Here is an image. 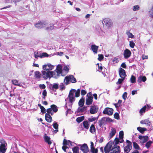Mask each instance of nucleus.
Wrapping results in <instances>:
<instances>
[{
  "instance_id": "e2e57ef3",
  "label": "nucleus",
  "mask_w": 153,
  "mask_h": 153,
  "mask_svg": "<svg viewBox=\"0 0 153 153\" xmlns=\"http://www.w3.org/2000/svg\"><path fill=\"white\" fill-rule=\"evenodd\" d=\"M149 14L150 15V16L152 17H153V5L152 6V8L151 9V10L149 12Z\"/></svg>"
},
{
  "instance_id": "603ef678",
  "label": "nucleus",
  "mask_w": 153,
  "mask_h": 153,
  "mask_svg": "<svg viewBox=\"0 0 153 153\" xmlns=\"http://www.w3.org/2000/svg\"><path fill=\"white\" fill-rule=\"evenodd\" d=\"M114 116L115 118L117 120L119 119V115L118 113H115L114 114Z\"/></svg>"
},
{
  "instance_id": "c03bdc74",
  "label": "nucleus",
  "mask_w": 153,
  "mask_h": 153,
  "mask_svg": "<svg viewBox=\"0 0 153 153\" xmlns=\"http://www.w3.org/2000/svg\"><path fill=\"white\" fill-rule=\"evenodd\" d=\"M130 80L131 82L132 83H135L136 82L135 77L133 75H132L130 79Z\"/></svg>"
},
{
  "instance_id": "774afa93",
  "label": "nucleus",
  "mask_w": 153,
  "mask_h": 153,
  "mask_svg": "<svg viewBox=\"0 0 153 153\" xmlns=\"http://www.w3.org/2000/svg\"><path fill=\"white\" fill-rule=\"evenodd\" d=\"M81 94L82 95H84L86 94V91L84 90H82L81 91Z\"/></svg>"
},
{
  "instance_id": "9b49d317",
  "label": "nucleus",
  "mask_w": 153,
  "mask_h": 153,
  "mask_svg": "<svg viewBox=\"0 0 153 153\" xmlns=\"http://www.w3.org/2000/svg\"><path fill=\"white\" fill-rule=\"evenodd\" d=\"M113 109L110 108H105L103 111V113L105 114L111 115L113 114Z\"/></svg>"
},
{
  "instance_id": "f03ea898",
  "label": "nucleus",
  "mask_w": 153,
  "mask_h": 153,
  "mask_svg": "<svg viewBox=\"0 0 153 153\" xmlns=\"http://www.w3.org/2000/svg\"><path fill=\"white\" fill-rule=\"evenodd\" d=\"M62 66L61 65H58L56 67V70L54 71H51V78H58L60 76V74H61L62 76H63L62 74Z\"/></svg>"
},
{
  "instance_id": "4c0bfd02",
  "label": "nucleus",
  "mask_w": 153,
  "mask_h": 153,
  "mask_svg": "<svg viewBox=\"0 0 153 153\" xmlns=\"http://www.w3.org/2000/svg\"><path fill=\"white\" fill-rule=\"evenodd\" d=\"M146 108V107L145 106L142 108L140 110L139 112L141 115L145 113Z\"/></svg>"
},
{
  "instance_id": "bb28decb",
  "label": "nucleus",
  "mask_w": 153,
  "mask_h": 153,
  "mask_svg": "<svg viewBox=\"0 0 153 153\" xmlns=\"http://www.w3.org/2000/svg\"><path fill=\"white\" fill-rule=\"evenodd\" d=\"M12 82L13 84L15 85L19 86L20 87L22 86V84L20 83L19 81L16 79H13L12 80Z\"/></svg>"
},
{
  "instance_id": "2f4dec72",
  "label": "nucleus",
  "mask_w": 153,
  "mask_h": 153,
  "mask_svg": "<svg viewBox=\"0 0 153 153\" xmlns=\"http://www.w3.org/2000/svg\"><path fill=\"white\" fill-rule=\"evenodd\" d=\"M90 132L93 134H94L96 132V128L94 125L92 124L90 128Z\"/></svg>"
},
{
  "instance_id": "f704fd0d",
  "label": "nucleus",
  "mask_w": 153,
  "mask_h": 153,
  "mask_svg": "<svg viewBox=\"0 0 153 153\" xmlns=\"http://www.w3.org/2000/svg\"><path fill=\"white\" fill-rule=\"evenodd\" d=\"M153 143V141H149L147 142L145 144V147L148 149H149Z\"/></svg>"
},
{
  "instance_id": "4468645a",
  "label": "nucleus",
  "mask_w": 153,
  "mask_h": 153,
  "mask_svg": "<svg viewBox=\"0 0 153 153\" xmlns=\"http://www.w3.org/2000/svg\"><path fill=\"white\" fill-rule=\"evenodd\" d=\"M131 54V51L128 49H126L124 51V57L126 59L128 58Z\"/></svg>"
},
{
  "instance_id": "e433bc0d",
  "label": "nucleus",
  "mask_w": 153,
  "mask_h": 153,
  "mask_svg": "<svg viewBox=\"0 0 153 153\" xmlns=\"http://www.w3.org/2000/svg\"><path fill=\"white\" fill-rule=\"evenodd\" d=\"M97 118L96 117H91L88 118V120L90 122H93L96 120H97Z\"/></svg>"
},
{
  "instance_id": "4d7b16f0",
  "label": "nucleus",
  "mask_w": 153,
  "mask_h": 153,
  "mask_svg": "<svg viewBox=\"0 0 153 153\" xmlns=\"http://www.w3.org/2000/svg\"><path fill=\"white\" fill-rule=\"evenodd\" d=\"M127 93L126 92H125L122 96L123 98L125 100L127 98Z\"/></svg>"
},
{
  "instance_id": "4be33fe9",
  "label": "nucleus",
  "mask_w": 153,
  "mask_h": 153,
  "mask_svg": "<svg viewBox=\"0 0 153 153\" xmlns=\"http://www.w3.org/2000/svg\"><path fill=\"white\" fill-rule=\"evenodd\" d=\"M111 131L109 133V137L110 139L113 137L116 133V129L114 128H112L111 129Z\"/></svg>"
},
{
  "instance_id": "ea45409f",
  "label": "nucleus",
  "mask_w": 153,
  "mask_h": 153,
  "mask_svg": "<svg viewBox=\"0 0 153 153\" xmlns=\"http://www.w3.org/2000/svg\"><path fill=\"white\" fill-rule=\"evenodd\" d=\"M71 143V141L70 140H67L65 139H64L63 141V145H69Z\"/></svg>"
},
{
  "instance_id": "dca6fc26",
  "label": "nucleus",
  "mask_w": 153,
  "mask_h": 153,
  "mask_svg": "<svg viewBox=\"0 0 153 153\" xmlns=\"http://www.w3.org/2000/svg\"><path fill=\"white\" fill-rule=\"evenodd\" d=\"M47 25L45 27V28L47 30H52L54 28V27H56V26L55 24H48L47 23Z\"/></svg>"
},
{
  "instance_id": "c9c22d12",
  "label": "nucleus",
  "mask_w": 153,
  "mask_h": 153,
  "mask_svg": "<svg viewBox=\"0 0 153 153\" xmlns=\"http://www.w3.org/2000/svg\"><path fill=\"white\" fill-rule=\"evenodd\" d=\"M84 116L80 117L77 118L76 120V122L78 123H80L84 120Z\"/></svg>"
},
{
  "instance_id": "f3484780",
  "label": "nucleus",
  "mask_w": 153,
  "mask_h": 153,
  "mask_svg": "<svg viewBox=\"0 0 153 153\" xmlns=\"http://www.w3.org/2000/svg\"><path fill=\"white\" fill-rule=\"evenodd\" d=\"M120 147L119 146L117 145H114L112 148L113 150V153H120Z\"/></svg>"
},
{
  "instance_id": "49530a36",
  "label": "nucleus",
  "mask_w": 153,
  "mask_h": 153,
  "mask_svg": "<svg viewBox=\"0 0 153 153\" xmlns=\"http://www.w3.org/2000/svg\"><path fill=\"white\" fill-rule=\"evenodd\" d=\"M34 55L35 58L38 59V57H41V55L38 52H35L34 53Z\"/></svg>"
},
{
  "instance_id": "37998d69",
  "label": "nucleus",
  "mask_w": 153,
  "mask_h": 153,
  "mask_svg": "<svg viewBox=\"0 0 153 153\" xmlns=\"http://www.w3.org/2000/svg\"><path fill=\"white\" fill-rule=\"evenodd\" d=\"M134 148L136 149H139L140 147L137 144L134 142H133Z\"/></svg>"
},
{
  "instance_id": "864d4df0",
  "label": "nucleus",
  "mask_w": 153,
  "mask_h": 153,
  "mask_svg": "<svg viewBox=\"0 0 153 153\" xmlns=\"http://www.w3.org/2000/svg\"><path fill=\"white\" fill-rule=\"evenodd\" d=\"M139 8H140V7L138 5H135L134 6V8L133 9V10L134 11L138 10H139Z\"/></svg>"
},
{
  "instance_id": "052dcab7",
  "label": "nucleus",
  "mask_w": 153,
  "mask_h": 153,
  "mask_svg": "<svg viewBox=\"0 0 153 153\" xmlns=\"http://www.w3.org/2000/svg\"><path fill=\"white\" fill-rule=\"evenodd\" d=\"M98 56V59L99 61H101L103 58V56L102 55L99 54Z\"/></svg>"
},
{
  "instance_id": "1a4fd4ad",
  "label": "nucleus",
  "mask_w": 153,
  "mask_h": 153,
  "mask_svg": "<svg viewBox=\"0 0 153 153\" xmlns=\"http://www.w3.org/2000/svg\"><path fill=\"white\" fill-rule=\"evenodd\" d=\"M54 66L50 63H48L42 66V68L43 70L45 71H50L53 69Z\"/></svg>"
},
{
  "instance_id": "cd10ccee",
  "label": "nucleus",
  "mask_w": 153,
  "mask_h": 153,
  "mask_svg": "<svg viewBox=\"0 0 153 153\" xmlns=\"http://www.w3.org/2000/svg\"><path fill=\"white\" fill-rule=\"evenodd\" d=\"M49 87L51 89H57L58 88V85L57 83H54L53 85L50 84L49 85Z\"/></svg>"
},
{
  "instance_id": "13d9d810",
  "label": "nucleus",
  "mask_w": 153,
  "mask_h": 153,
  "mask_svg": "<svg viewBox=\"0 0 153 153\" xmlns=\"http://www.w3.org/2000/svg\"><path fill=\"white\" fill-rule=\"evenodd\" d=\"M119 142V139L118 138H116L114 140V143H115V144L117 145L118 144Z\"/></svg>"
},
{
  "instance_id": "6e6552de",
  "label": "nucleus",
  "mask_w": 153,
  "mask_h": 153,
  "mask_svg": "<svg viewBox=\"0 0 153 153\" xmlns=\"http://www.w3.org/2000/svg\"><path fill=\"white\" fill-rule=\"evenodd\" d=\"M102 23L104 26L108 28L111 25V22L110 19L108 18H105L103 20Z\"/></svg>"
},
{
  "instance_id": "473e14b6",
  "label": "nucleus",
  "mask_w": 153,
  "mask_h": 153,
  "mask_svg": "<svg viewBox=\"0 0 153 153\" xmlns=\"http://www.w3.org/2000/svg\"><path fill=\"white\" fill-rule=\"evenodd\" d=\"M137 130L141 133L143 134L145 131L146 130V128H142L140 127H138L137 128Z\"/></svg>"
},
{
  "instance_id": "39448f33",
  "label": "nucleus",
  "mask_w": 153,
  "mask_h": 153,
  "mask_svg": "<svg viewBox=\"0 0 153 153\" xmlns=\"http://www.w3.org/2000/svg\"><path fill=\"white\" fill-rule=\"evenodd\" d=\"M93 97L91 93H88L87 95V97L86 98V104L87 105H90L93 102Z\"/></svg>"
},
{
  "instance_id": "c85d7f7f",
  "label": "nucleus",
  "mask_w": 153,
  "mask_h": 153,
  "mask_svg": "<svg viewBox=\"0 0 153 153\" xmlns=\"http://www.w3.org/2000/svg\"><path fill=\"white\" fill-rule=\"evenodd\" d=\"M87 110V107H79L76 111L77 112H83L86 111Z\"/></svg>"
},
{
  "instance_id": "412c9836",
  "label": "nucleus",
  "mask_w": 153,
  "mask_h": 153,
  "mask_svg": "<svg viewBox=\"0 0 153 153\" xmlns=\"http://www.w3.org/2000/svg\"><path fill=\"white\" fill-rule=\"evenodd\" d=\"M6 150L5 144H1L0 146V153H4Z\"/></svg>"
},
{
  "instance_id": "0eeeda50",
  "label": "nucleus",
  "mask_w": 153,
  "mask_h": 153,
  "mask_svg": "<svg viewBox=\"0 0 153 153\" xmlns=\"http://www.w3.org/2000/svg\"><path fill=\"white\" fill-rule=\"evenodd\" d=\"M47 25V22L45 21L38 22L34 25L35 26L38 28H45Z\"/></svg>"
},
{
  "instance_id": "79ce46f5",
  "label": "nucleus",
  "mask_w": 153,
  "mask_h": 153,
  "mask_svg": "<svg viewBox=\"0 0 153 153\" xmlns=\"http://www.w3.org/2000/svg\"><path fill=\"white\" fill-rule=\"evenodd\" d=\"M46 111L47 112V114H48L51 115H53V114L54 112L53 111L51 108L47 109Z\"/></svg>"
},
{
  "instance_id": "a878e982",
  "label": "nucleus",
  "mask_w": 153,
  "mask_h": 153,
  "mask_svg": "<svg viewBox=\"0 0 153 153\" xmlns=\"http://www.w3.org/2000/svg\"><path fill=\"white\" fill-rule=\"evenodd\" d=\"M73 92L75 93L74 94H75V97H78L80 95V90L79 89H78L77 90L75 89H72L71 90Z\"/></svg>"
},
{
  "instance_id": "09e8293b",
  "label": "nucleus",
  "mask_w": 153,
  "mask_h": 153,
  "mask_svg": "<svg viewBox=\"0 0 153 153\" xmlns=\"http://www.w3.org/2000/svg\"><path fill=\"white\" fill-rule=\"evenodd\" d=\"M129 45L131 48H134L135 45V44L133 41H131L129 42Z\"/></svg>"
},
{
  "instance_id": "6e6d98bb",
  "label": "nucleus",
  "mask_w": 153,
  "mask_h": 153,
  "mask_svg": "<svg viewBox=\"0 0 153 153\" xmlns=\"http://www.w3.org/2000/svg\"><path fill=\"white\" fill-rule=\"evenodd\" d=\"M123 131H120L119 132V137H123Z\"/></svg>"
},
{
  "instance_id": "2eb2a0df",
  "label": "nucleus",
  "mask_w": 153,
  "mask_h": 153,
  "mask_svg": "<svg viewBox=\"0 0 153 153\" xmlns=\"http://www.w3.org/2000/svg\"><path fill=\"white\" fill-rule=\"evenodd\" d=\"M139 139L140 140L141 143H144L147 142L149 140V137L147 136H142L139 135Z\"/></svg>"
},
{
  "instance_id": "c756f323",
  "label": "nucleus",
  "mask_w": 153,
  "mask_h": 153,
  "mask_svg": "<svg viewBox=\"0 0 153 153\" xmlns=\"http://www.w3.org/2000/svg\"><path fill=\"white\" fill-rule=\"evenodd\" d=\"M83 124L84 128L86 129L87 130L89 128V124L88 121H84L83 122Z\"/></svg>"
},
{
  "instance_id": "680f3d73",
  "label": "nucleus",
  "mask_w": 153,
  "mask_h": 153,
  "mask_svg": "<svg viewBox=\"0 0 153 153\" xmlns=\"http://www.w3.org/2000/svg\"><path fill=\"white\" fill-rule=\"evenodd\" d=\"M59 87L60 89L62 90L64 89L65 88V86L64 85L63 83L62 82L60 84Z\"/></svg>"
},
{
  "instance_id": "69168bd1",
  "label": "nucleus",
  "mask_w": 153,
  "mask_h": 153,
  "mask_svg": "<svg viewBox=\"0 0 153 153\" xmlns=\"http://www.w3.org/2000/svg\"><path fill=\"white\" fill-rule=\"evenodd\" d=\"M39 87L41 89H44L45 88L46 86L44 84H40L39 85Z\"/></svg>"
},
{
  "instance_id": "5fc2aeb1",
  "label": "nucleus",
  "mask_w": 153,
  "mask_h": 153,
  "mask_svg": "<svg viewBox=\"0 0 153 153\" xmlns=\"http://www.w3.org/2000/svg\"><path fill=\"white\" fill-rule=\"evenodd\" d=\"M53 128L56 129H58V125L56 123H54L53 124Z\"/></svg>"
},
{
  "instance_id": "a211bd4d",
  "label": "nucleus",
  "mask_w": 153,
  "mask_h": 153,
  "mask_svg": "<svg viewBox=\"0 0 153 153\" xmlns=\"http://www.w3.org/2000/svg\"><path fill=\"white\" fill-rule=\"evenodd\" d=\"M104 152L105 153H108L112 150L111 146L108 143L104 148Z\"/></svg>"
},
{
  "instance_id": "f257e3e1",
  "label": "nucleus",
  "mask_w": 153,
  "mask_h": 153,
  "mask_svg": "<svg viewBox=\"0 0 153 153\" xmlns=\"http://www.w3.org/2000/svg\"><path fill=\"white\" fill-rule=\"evenodd\" d=\"M74 93H75L70 90L67 98L65 99V101L66 102L65 107L68 109L67 111H66L67 113H68V111L71 109L70 108H68L67 105H68L70 108H71L73 103L75 100V97H76Z\"/></svg>"
},
{
  "instance_id": "de8ad7c7",
  "label": "nucleus",
  "mask_w": 153,
  "mask_h": 153,
  "mask_svg": "<svg viewBox=\"0 0 153 153\" xmlns=\"http://www.w3.org/2000/svg\"><path fill=\"white\" fill-rule=\"evenodd\" d=\"M125 79L123 78H121V79H119L118 80V81L116 82L117 85H119L121 84L122 82L124 81Z\"/></svg>"
},
{
  "instance_id": "0e129e2a",
  "label": "nucleus",
  "mask_w": 153,
  "mask_h": 153,
  "mask_svg": "<svg viewBox=\"0 0 153 153\" xmlns=\"http://www.w3.org/2000/svg\"><path fill=\"white\" fill-rule=\"evenodd\" d=\"M49 55L46 53H43L41 55V57H48Z\"/></svg>"
},
{
  "instance_id": "aec40b11",
  "label": "nucleus",
  "mask_w": 153,
  "mask_h": 153,
  "mask_svg": "<svg viewBox=\"0 0 153 153\" xmlns=\"http://www.w3.org/2000/svg\"><path fill=\"white\" fill-rule=\"evenodd\" d=\"M146 80V76L140 75L138 77L137 80L138 83H140L141 82H145Z\"/></svg>"
},
{
  "instance_id": "a18cd8bd",
  "label": "nucleus",
  "mask_w": 153,
  "mask_h": 153,
  "mask_svg": "<svg viewBox=\"0 0 153 153\" xmlns=\"http://www.w3.org/2000/svg\"><path fill=\"white\" fill-rule=\"evenodd\" d=\"M47 93L46 90L45 89L42 92V94L43 95L42 98L44 100L45 99V98L47 96Z\"/></svg>"
},
{
  "instance_id": "3c124183",
  "label": "nucleus",
  "mask_w": 153,
  "mask_h": 153,
  "mask_svg": "<svg viewBox=\"0 0 153 153\" xmlns=\"http://www.w3.org/2000/svg\"><path fill=\"white\" fill-rule=\"evenodd\" d=\"M91 151L92 153H97L98 150L97 149H95L94 148L91 149Z\"/></svg>"
},
{
  "instance_id": "5701e85b",
  "label": "nucleus",
  "mask_w": 153,
  "mask_h": 153,
  "mask_svg": "<svg viewBox=\"0 0 153 153\" xmlns=\"http://www.w3.org/2000/svg\"><path fill=\"white\" fill-rule=\"evenodd\" d=\"M44 138L45 140V141L48 143L50 145L52 143L50 141V137L47 136L46 134H45L44 136Z\"/></svg>"
},
{
  "instance_id": "20e7f679",
  "label": "nucleus",
  "mask_w": 153,
  "mask_h": 153,
  "mask_svg": "<svg viewBox=\"0 0 153 153\" xmlns=\"http://www.w3.org/2000/svg\"><path fill=\"white\" fill-rule=\"evenodd\" d=\"M126 145L124 148L125 153H128L132 149V144L131 142L128 140H126Z\"/></svg>"
},
{
  "instance_id": "393cba45",
  "label": "nucleus",
  "mask_w": 153,
  "mask_h": 153,
  "mask_svg": "<svg viewBox=\"0 0 153 153\" xmlns=\"http://www.w3.org/2000/svg\"><path fill=\"white\" fill-rule=\"evenodd\" d=\"M45 118L46 121L50 123L52 121V117L50 114H45Z\"/></svg>"
},
{
  "instance_id": "72a5a7b5",
  "label": "nucleus",
  "mask_w": 153,
  "mask_h": 153,
  "mask_svg": "<svg viewBox=\"0 0 153 153\" xmlns=\"http://www.w3.org/2000/svg\"><path fill=\"white\" fill-rule=\"evenodd\" d=\"M73 153H79V149L77 146H75L72 148Z\"/></svg>"
},
{
  "instance_id": "338daca9",
  "label": "nucleus",
  "mask_w": 153,
  "mask_h": 153,
  "mask_svg": "<svg viewBox=\"0 0 153 153\" xmlns=\"http://www.w3.org/2000/svg\"><path fill=\"white\" fill-rule=\"evenodd\" d=\"M41 110V112L42 113H45V109L43 107V106H42L41 108H40Z\"/></svg>"
},
{
  "instance_id": "7c9ffc66",
  "label": "nucleus",
  "mask_w": 153,
  "mask_h": 153,
  "mask_svg": "<svg viewBox=\"0 0 153 153\" xmlns=\"http://www.w3.org/2000/svg\"><path fill=\"white\" fill-rule=\"evenodd\" d=\"M51 108L54 113H56L58 111L57 106L55 105H51Z\"/></svg>"
},
{
  "instance_id": "a19ab883",
  "label": "nucleus",
  "mask_w": 153,
  "mask_h": 153,
  "mask_svg": "<svg viewBox=\"0 0 153 153\" xmlns=\"http://www.w3.org/2000/svg\"><path fill=\"white\" fill-rule=\"evenodd\" d=\"M35 77L38 78L39 79L41 77V74L38 71H36L35 72Z\"/></svg>"
},
{
  "instance_id": "f8f14e48",
  "label": "nucleus",
  "mask_w": 153,
  "mask_h": 153,
  "mask_svg": "<svg viewBox=\"0 0 153 153\" xmlns=\"http://www.w3.org/2000/svg\"><path fill=\"white\" fill-rule=\"evenodd\" d=\"M98 107L96 105H91L90 109V112L92 114L96 113L98 111Z\"/></svg>"
},
{
  "instance_id": "ddd939ff",
  "label": "nucleus",
  "mask_w": 153,
  "mask_h": 153,
  "mask_svg": "<svg viewBox=\"0 0 153 153\" xmlns=\"http://www.w3.org/2000/svg\"><path fill=\"white\" fill-rule=\"evenodd\" d=\"M119 74L121 78L125 79L126 77L125 71L121 68H120L119 69Z\"/></svg>"
},
{
  "instance_id": "bf43d9fd",
  "label": "nucleus",
  "mask_w": 153,
  "mask_h": 153,
  "mask_svg": "<svg viewBox=\"0 0 153 153\" xmlns=\"http://www.w3.org/2000/svg\"><path fill=\"white\" fill-rule=\"evenodd\" d=\"M63 70L65 71L66 72V73H67L69 71V68L68 67L66 66H64L63 69Z\"/></svg>"
},
{
  "instance_id": "9d476101",
  "label": "nucleus",
  "mask_w": 153,
  "mask_h": 153,
  "mask_svg": "<svg viewBox=\"0 0 153 153\" xmlns=\"http://www.w3.org/2000/svg\"><path fill=\"white\" fill-rule=\"evenodd\" d=\"M78 146H80V149L83 153H87L88 152V148L87 144L84 143L82 145H78Z\"/></svg>"
},
{
  "instance_id": "423d86ee",
  "label": "nucleus",
  "mask_w": 153,
  "mask_h": 153,
  "mask_svg": "<svg viewBox=\"0 0 153 153\" xmlns=\"http://www.w3.org/2000/svg\"><path fill=\"white\" fill-rule=\"evenodd\" d=\"M41 75L45 79L51 78V72L50 71H42Z\"/></svg>"
},
{
  "instance_id": "b1692460",
  "label": "nucleus",
  "mask_w": 153,
  "mask_h": 153,
  "mask_svg": "<svg viewBox=\"0 0 153 153\" xmlns=\"http://www.w3.org/2000/svg\"><path fill=\"white\" fill-rule=\"evenodd\" d=\"M85 102V97H82L78 102V105L80 107H82L84 105Z\"/></svg>"
},
{
  "instance_id": "58836bf2",
  "label": "nucleus",
  "mask_w": 153,
  "mask_h": 153,
  "mask_svg": "<svg viewBox=\"0 0 153 153\" xmlns=\"http://www.w3.org/2000/svg\"><path fill=\"white\" fill-rule=\"evenodd\" d=\"M126 34L127 35L128 38H133L134 37V36L128 30L126 31Z\"/></svg>"
},
{
  "instance_id": "7ed1b4c3",
  "label": "nucleus",
  "mask_w": 153,
  "mask_h": 153,
  "mask_svg": "<svg viewBox=\"0 0 153 153\" xmlns=\"http://www.w3.org/2000/svg\"><path fill=\"white\" fill-rule=\"evenodd\" d=\"M70 82L73 83H75L76 82V79L72 75L66 76L64 79V82L65 85L69 84Z\"/></svg>"
},
{
  "instance_id": "6ab92c4d",
  "label": "nucleus",
  "mask_w": 153,
  "mask_h": 153,
  "mask_svg": "<svg viewBox=\"0 0 153 153\" xmlns=\"http://www.w3.org/2000/svg\"><path fill=\"white\" fill-rule=\"evenodd\" d=\"M98 48V46H96L95 45H91V49L94 54H96L97 53Z\"/></svg>"
},
{
  "instance_id": "8fccbe9b",
  "label": "nucleus",
  "mask_w": 153,
  "mask_h": 153,
  "mask_svg": "<svg viewBox=\"0 0 153 153\" xmlns=\"http://www.w3.org/2000/svg\"><path fill=\"white\" fill-rule=\"evenodd\" d=\"M97 66H98V69H97V70L100 72H101L102 69V67L101 65L100 66L99 64L98 63Z\"/></svg>"
}]
</instances>
